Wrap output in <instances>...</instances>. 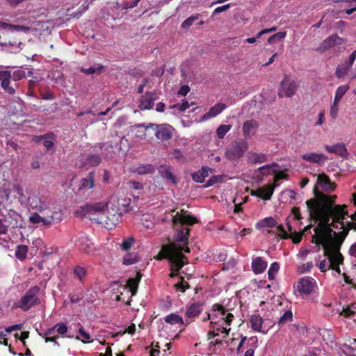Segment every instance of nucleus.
<instances>
[{
	"mask_svg": "<svg viewBox=\"0 0 356 356\" xmlns=\"http://www.w3.org/2000/svg\"><path fill=\"white\" fill-rule=\"evenodd\" d=\"M317 199L307 200L306 204L311 218L320 221L314 229L315 235L312 243L317 245H322L324 250V256L327 257L330 264H341L343 261V257L340 253L341 243L336 241L332 236L334 232L331 227L338 228L336 223L341 225V229L344 227L343 220L348 215L346 206L335 207L332 204L336 197L325 196L315 191Z\"/></svg>",
	"mask_w": 356,
	"mask_h": 356,
	"instance_id": "obj_1",
	"label": "nucleus"
},
{
	"mask_svg": "<svg viewBox=\"0 0 356 356\" xmlns=\"http://www.w3.org/2000/svg\"><path fill=\"white\" fill-rule=\"evenodd\" d=\"M188 229H179L173 236V241L163 245L158 254L154 257L156 260L168 259L170 266L176 270L181 269L188 261L183 252L190 253L188 244Z\"/></svg>",
	"mask_w": 356,
	"mask_h": 356,
	"instance_id": "obj_2",
	"label": "nucleus"
},
{
	"mask_svg": "<svg viewBox=\"0 0 356 356\" xmlns=\"http://www.w3.org/2000/svg\"><path fill=\"white\" fill-rule=\"evenodd\" d=\"M107 207L108 202H104L86 204L77 209L75 215L87 218L108 229H112L120 224L122 214L118 207L113 206L105 211Z\"/></svg>",
	"mask_w": 356,
	"mask_h": 356,
	"instance_id": "obj_3",
	"label": "nucleus"
},
{
	"mask_svg": "<svg viewBox=\"0 0 356 356\" xmlns=\"http://www.w3.org/2000/svg\"><path fill=\"white\" fill-rule=\"evenodd\" d=\"M30 207L35 210L29 218L31 223L50 227L63 219L61 210L52 209V202L45 196L34 195L28 197Z\"/></svg>",
	"mask_w": 356,
	"mask_h": 356,
	"instance_id": "obj_4",
	"label": "nucleus"
},
{
	"mask_svg": "<svg viewBox=\"0 0 356 356\" xmlns=\"http://www.w3.org/2000/svg\"><path fill=\"white\" fill-rule=\"evenodd\" d=\"M16 199L21 204H26L28 200L20 185L12 184L8 188L0 191V207L13 205Z\"/></svg>",
	"mask_w": 356,
	"mask_h": 356,
	"instance_id": "obj_5",
	"label": "nucleus"
},
{
	"mask_svg": "<svg viewBox=\"0 0 356 356\" xmlns=\"http://www.w3.org/2000/svg\"><path fill=\"white\" fill-rule=\"evenodd\" d=\"M319 188H321L325 192L331 193L335 190L336 184H335V183H334L331 181L329 176H327L325 173H322L318 175L317 184L314 188L313 192H314L315 197L312 198V200L317 199V196L316 195V193H315L316 191L320 193L323 194L325 196L333 197V195H326V194L323 193L322 191H321L319 190ZM334 196L337 197V195H334ZM336 199H337V197L333 199L332 204L334 206L337 207L338 205L335 204ZM309 200H312V199H310ZM342 206H346L347 207V206L346 204H343Z\"/></svg>",
	"mask_w": 356,
	"mask_h": 356,
	"instance_id": "obj_6",
	"label": "nucleus"
},
{
	"mask_svg": "<svg viewBox=\"0 0 356 356\" xmlns=\"http://www.w3.org/2000/svg\"><path fill=\"white\" fill-rule=\"evenodd\" d=\"M212 320L219 321L225 325H230L234 319V309H227L223 305L215 303L212 306Z\"/></svg>",
	"mask_w": 356,
	"mask_h": 356,
	"instance_id": "obj_7",
	"label": "nucleus"
},
{
	"mask_svg": "<svg viewBox=\"0 0 356 356\" xmlns=\"http://www.w3.org/2000/svg\"><path fill=\"white\" fill-rule=\"evenodd\" d=\"M0 211L8 229L9 227L15 229L22 227L19 222L21 216L14 210L13 205L0 207Z\"/></svg>",
	"mask_w": 356,
	"mask_h": 356,
	"instance_id": "obj_8",
	"label": "nucleus"
},
{
	"mask_svg": "<svg viewBox=\"0 0 356 356\" xmlns=\"http://www.w3.org/2000/svg\"><path fill=\"white\" fill-rule=\"evenodd\" d=\"M40 290L38 286L32 287L21 298L19 307L23 311H29L34 305L40 304V299L38 297Z\"/></svg>",
	"mask_w": 356,
	"mask_h": 356,
	"instance_id": "obj_9",
	"label": "nucleus"
},
{
	"mask_svg": "<svg viewBox=\"0 0 356 356\" xmlns=\"http://www.w3.org/2000/svg\"><path fill=\"white\" fill-rule=\"evenodd\" d=\"M172 222L175 227L180 225V228H177V231L175 232L177 233L179 229H181L183 228L190 230V229L184 227V226H191L197 223L198 221L196 218L187 214V211L184 209H181L179 212L177 211L175 215L172 216ZM189 234L190 231H188V234Z\"/></svg>",
	"mask_w": 356,
	"mask_h": 356,
	"instance_id": "obj_10",
	"label": "nucleus"
},
{
	"mask_svg": "<svg viewBox=\"0 0 356 356\" xmlns=\"http://www.w3.org/2000/svg\"><path fill=\"white\" fill-rule=\"evenodd\" d=\"M247 149V143L244 141H234L226 147L225 155L229 160H236L243 156Z\"/></svg>",
	"mask_w": 356,
	"mask_h": 356,
	"instance_id": "obj_11",
	"label": "nucleus"
},
{
	"mask_svg": "<svg viewBox=\"0 0 356 356\" xmlns=\"http://www.w3.org/2000/svg\"><path fill=\"white\" fill-rule=\"evenodd\" d=\"M137 127H145L146 129H148L149 127H155V136L156 137L157 139L162 141L170 140L172 136L173 128L169 124H163L157 125L149 123L148 125L139 124L137 125Z\"/></svg>",
	"mask_w": 356,
	"mask_h": 356,
	"instance_id": "obj_12",
	"label": "nucleus"
},
{
	"mask_svg": "<svg viewBox=\"0 0 356 356\" xmlns=\"http://www.w3.org/2000/svg\"><path fill=\"white\" fill-rule=\"evenodd\" d=\"M316 281L310 277H302L295 285V289L301 296H309L314 291Z\"/></svg>",
	"mask_w": 356,
	"mask_h": 356,
	"instance_id": "obj_13",
	"label": "nucleus"
},
{
	"mask_svg": "<svg viewBox=\"0 0 356 356\" xmlns=\"http://www.w3.org/2000/svg\"><path fill=\"white\" fill-rule=\"evenodd\" d=\"M298 88L296 82L291 79L289 76L286 75L281 83L279 91L280 97H292L296 93Z\"/></svg>",
	"mask_w": 356,
	"mask_h": 356,
	"instance_id": "obj_14",
	"label": "nucleus"
},
{
	"mask_svg": "<svg viewBox=\"0 0 356 356\" xmlns=\"http://www.w3.org/2000/svg\"><path fill=\"white\" fill-rule=\"evenodd\" d=\"M158 98L159 95L156 90L147 91L141 95L138 107L141 110H150L154 105V101Z\"/></svg>",
	"mask_w": 356,
	"mask_h": 356,
	"instance_id": "obj_15",
	"label": "nucleus"
},
{
	"mask_svg": "<svg viewBox=\"0 0 356 356\" xmlns=\"http://www.w3.org/2000/svg\"><path fill=\"white\" fill-rule=\"evenodd\" d=\"M343 42V39L340 38V36L337 35H331L320 44V45L316 48V51L323 53L335 46L341 45Z\"/></svg>",
	"mask_w": 356,
	"mask_h": 356,
	"instance_id": "obj_16",
	"label": "nucleus"
},
{
	"mask_svg": "<svg viewBox=\"0 0 356 356\" xmlns=\"http://www.w3.org/2000/svg\"><path fill=\"white\" fill-rule=\"evenodd\" d=\"M202 311V305L201 303H191L186 306L185 312V323L188 325L194 321L195 318Z\"/></svg>",
	"mask_w": 356,
	"mask_h": 356,
	"instance_id": "obj_17",
	"label": "nucleus"
},
{
	"mask_svg": "<svg viewBox=\"0 0 356 356\" xmlns=\"http://www.w3.org/2000/svg\"><path fill=\"white\" fill-rule=\"evenodd\" d=\"M259 123L254 119L246 120L242 126V132L245 138H250L257 134Z\"/></svg>",
	"mask_w": 356,
	"mask_h": 356,
	"instance_id": "obj_18",
	"label": "nucleus"
},
{
	"mask_svg": "<svg viewBox=\"0 0 356 356\" xmlns=\"http://www.w3.org/2000/svg\"><path fill=\"white\" fill-rule=\"evenodd\" d=\"M12 79V74L8 70H0V82L1 87L6 92L10 95H14L16 92L15 89L11 86L10 80Z\"/></svg>",
	"mask_w": 356,
	"mask_h": 356,
	"instance_id": "obj_19",
	"label": "nucleus"
},
{
	"mask_svg": "<svg viewBox=\"0 0 356 356\" xmlns=\"http://www.w3.org/2000/svg\"><path fill=\"white\" fill-rule=\"evenodd\" d=\"M268 268V262L262 257H259L252 260V271L256 275L263 273Z\"/></svg>",
	"mask_w": 356,
	"mask_h": 356,
	"instance_id": "obj_20",
	"label": "nucleus"
},
{
	"mask_svg": "<svg viewBox=\"0 0 356 356\" xmlns=\"http://www.w3.org/2000/svg\"><path fill=\"white\" fill-rule=\"evenodd\" d=\"M249 322H250V326H252V329L253 330L261 332L264 334L268 332V328L265 329V327H262V325L264 324V318H262L261 314H252Z\"/></svg>",
	"mask_w": 356,
	"mask_h": 356,
	"instance_id": "obj_21",
	"label": "nucleus"
},
{
	"mask_svg": "<svg viewBox=\"0 0 356 356\" xmlns=\"http://www.w3.org/2000/svg\"><path fill=\"white\" fill-rule=\"evenodd\" d=\"M80 161L81 162L80 168H83L87 165L97 166L102 162V158L99 154H92L82 156Z\"/></svg>",
	"mask_w": 356,
	"mask_h": 356,
	"instance_id": "obj_22",
	"label": "nucleus"
},
{
	"mask_svg": "<svg viewBox=\"0 0 356 356\" xmlns=\"http://www.w3.org/2000/svg\"><path fill=\"white\" fill-rule=\"evenodd\" d=\"M226 105L223 103H217L211 106L208 112L202 115L200 118V121H205L211 118H213L220 113L225 108Z\"/></svg>",
	"mask_w": 356,
	"mask_h": 356,
	"instance_id": "obj_23",
	"label": "nucleus"
},
{
	"mask_svg": "<svg viewBox=\"0 0 356 356\" xmlns=\"http://www.w3.org/2000/svg\"><path fill=\"white\" fill-rule=\"evenodd\" d=\"M75 245L81 251L87 254L90 253L94 249L90 240L83 235L76 241Z\"/></svg>",
	"mask_w": 356,
	"mask_h": 356,
	"instance_id": "obj_24",
	"label": "nucleus"
},
{
	"mask_svg": "<svg viewBox=\"0 0 356 356\" xmlns=\"http://www.w3.org/2000/svg\"><path fill=\"white\" fill-rule=\"evenodd\" d=\"M302 159L313 163L320 164L327 159V157L323 154H317L314 152L306 153L301 156Z\"/></svg>",
	"mask_w": 356,
	"mask_h": 356,
	"instance_id": "obj_25",
	"label": "nucleus"
},
{
	"mask_svg": "<svg viewBox=\"0 0 356 356\" xmlns=\"http://www.w3.org/2000/svg\"><path fill=\"white\" fill-rule=\"evenodd\" d=\"M95 187V173L90 172L85 178L81 179L79 190H89Z\"/></svg>",
	"mask_w": 356,
	"mask_h": 356,
	"instance_id": "obj_26",
	"label": "nucleus"
},
{
	"mask_svg": "<svg viewBox=\"0 0 356 356\" xmlns=\"http://www.w3.org/2000/svg\"><path fill=\"white\" fill-rule=\"evenodd\" d=\"M325 147L328 152L334 153L342 157L348 154L347 149L343 143H337L332 146L325 145Z\"/></svg>",
	"mask_w": 356,
	"mask_h": 356,
	"instance_id": "obj_27",
	"label": "nucleus"
},
{
	"mask_svg": "<svg viewBox=\"0 0 356 356\" xmlns=\"http://www.w3.org/2000/svg\"><path fill=\"white\" fill-rule=\"evenodd\" d=\"M247 160L252 164H257L266 162L268 159L265 154L249 152L247 154Z\"/></svg>",
	"mask_w": 356,
	"mask_h": 356,
	"instance_id": "obj_28",
	"label": "nucleus"
},
{
	"mask_svg": "<svg viewBox=\"0 0 356 356\" xmlns=\"http://www.w3.org/2000/svg\"><path fill=\"white\" fill-rule=\"evenodd\" d=\"M87 268L83 266H75L72 272V276L74 279H77L81 283H83L87 276Z\"/></svg>",
	"mask_w": 356,
	"mask_h": 356,
	"instance_id": "obj_29",
	"label": "nucleus"
},
{
	"mask_svg": "<svg viewBox=\"0 0 356 356\" xmlns=\"http://www.w3.org/2000/svg\"><path fill=\"white\" fill-rule=\"evenodd\" d=\"M220 325L221 324L219 321H216L214 320L210 321V330L208 331L207 334V337L208 340H210L219 334V332L220 330Z\"/></svg>",
	"mask_w": 356,
	"mask_h": 356,
	"instance_id": "obj_30",
	"label": "nucleus"
},
{
	"mask_svg": "<svg viewBox=\"0 0 356 356\" xmlns=\"http://www.w3.org/2000/svg\"><path fill=\"white\" fill-rule=\"evenodd\" d=\"M275 185H267L266 187L260 188V198L269 200L273 195Z\"/></svg>",
	"mask_w": 356,
	"mask_h": 356,
	"instance_id": "obj_31",
	"label": "nucleus"
},
{
	"mask_svg": "<svg viewBox=\"0 0 356 356\" xmlns=\"http://www.w3.org/2000/svg\"><path fill=\"white\" fill-rule=\"evenodd\" d=\"M351 67L347 64L346 62L339 64L335 71V75L337 78L341 79L343 78L346 75L348 74L350 71Z\"/></svg>",
	"mask_w": 356,
	"mask_h": 356,
	"instance_id": "obj_32",
	"label": "nucleus"
},
{
	"mask_svg": "<svg viewBox=\"0 0 356 356\" xmlns=\"http://www.w3.org/2000/svg\"><path fill=\"white\" fill-rule=\"evenodd\" d=\"M159 173L163 178L170 180L173 184L177 183L175 177L170 171V167L161 165L159 169Z\"/></svg>",
	"mask_w": 356,
	"mask_h": 356,
	"instance_id": "obj_33",
	"label": "nucleus"
},
{
	"mask_svg": "<svg viewBox=\"0 0 356 356\" xmlns=\"http://www.w3.org/2000/svg\"><path fill=\"white\" fill-rule=\"evenodd\" d=\"M28 252L29 248L27 245H19L16 248L15 257L17 259L20 261H24L26 259L27 257Z\"/></svg>",
	"mask_w": 356,
	"mask_h": 356,
	"instance_id": "obj_34",
	"label": "nucleus"
},
{
	"mask_svg": "<svg viewBox=\"0 0 356 356\" xmlns=\"http://www.w3.org/2000/svg\"><path fill=\"white\" fill-rule=\"evenodd\" d=\"M164 321L170 324H176L179 323L181 325L186 324L185 321H183V318L179 314H175V313H170L168 316L164 317Z\"/></svg>",
	"mask_w": 356,
	"mask_h": 356,
	"instance_id": "obj_35",
	"label": "nucleus"
},
{
	"mask_svg": "<svg viewBox=\"0 0 356 356\" xmlns=\"http://www.w3.org/2000/svg\"><path fill=\"white\" fill-rule=\"evenodd\" d=\"M277 225V222H276V220L272 217L266 218L264 220H261L258 222L257 223V227L259 228H264V227H268V228H273L276 227Z\"/></svg>",
	"mask_w": 356,
	"mask_h": 356,
	"instance_id": "obj_36",
	"label": "nucleus"
},
{
	"mask_svg": "<svg viewBox=\"0 0 356 356\" xmlns=\"http://www.w3.org/2000/svg\"><path fill=\"white\" fill-rule=\"evenodd\" d=\"M118 203V207L122 208L125 213H128L134 210V208L131 206V200L129 197L120 199Z\"/></svg>",
	"mask_w": 356,
	"mask_h": 356,
	"instance_id": "obj_37",
	"label": "nucleus"
},
{
	"mask_svg": "<svg viewBox=\"0 0 356 356\" xmlns=\"http://www.w3.org/2000/svg\"><path fill=\"white\" fill-rule=\"evenodd\" d=\"M293 313L291 310H286L284 314L279 318L278 324L280 326L284 325L286 323L293 321Z\"/></svg>",
	"mask_w": 356,
	"mask_h": 356,
	"instance_id": "obj_38",
	"label": "nucleus"
},
{
	"mask_svg": "<svg viewBox=\"0 0 356 356\" xmlns=\"http://www.w3.org/2000/svg\"><path fill=\"white\" fill-rule=\"evenodd\" d=\"M154 167L150 164L142 165L138 167L135 172L138 175L152 174L154 172Z\"/></svg>",
	"mask_w": 356,
	"mask_h": 356,
	"instance_id": "obj_39",
	"label": "nucleus"
},
{
	"mask_svg": "<svg viewBox=\"0 0 356 356\" xmlns=\"http://www.w3.org/2000/svg\"><path fill=\"white\" fill-rule=\"evenodd\" d=\"M230 124H220L216 129V135L219 139L224 138L225 134L231 129Z\"/></svg>",
	"mask_w": 356,
	"mask_h": 356,
	"instance_id": "obj_40",
	"label": "nucleus"
},
{
	"mask_svg": "<svg viewBox=\"0 0 356 356\" xmlns=\"http://www.w3.org/2000/svg\"><path fill=\"white\" fill-rule=\"evenodd\" d=\"M127 286L131 293V296H135L138 291V283L137 280L129 278L127 282Z\"/></svg>",
	"mask_w": 356,
	"mask_h": 356,
	"instance_id": "obj_41",
	"label": "nucleus"
},
{
	"mask_svg": "<svg viewBox=\"0 0 356 356\" xmlns=\"http://www.w3.org/2000/svg\"><path fill=\"white\" fill-rule=\"evenodd\" d=\"M200 14H195V15H191L188 18L184 19L181 24V29H188L194 23L195 20L199 19Z\"/></svg>",
	"mask_w": 356,
	"mask_h": 356,
	"instance_id": "obj_42",
	"label": "nucleus"
},
{
	"mask_svg": "<svg viewBox=\"0 0 356 356\" xmlns=\"http://www.w3.org/2000/svg\"><path fill=\"white\" fill-rule=\"evenodd\" d=\"M349 88L350 87L348 85H341L339 86L336 90L334 96L336 101H340Z\"/></svg>",
	"mask_w": 356,
	"mask_h": 356,
	"instance_id": "obj_43",
	"label": "nucleus"
},
{
	"mask_svg": "<svg viewBox=\"0 0 356 356\" xmlns=\"http://www.w3.org/2000/svg\"><path fill=\"white\" fill-rule=\"evenodd\" d=\"M280 270V264L277 262H274L270 266V269H268V272H267V275H268V279L270 280H273L275 279V275L279 272Z\"/></svg>",
	"mask_w": 356,
	"mask_h": 356,
	"instance_id": "obj_44",
	"label": "nucleus"
},
{
	"mask_svg": "<svg viewBox=\"0 0 356 356\" xmlns=\"http://www.w3.org/2000/svg\"><path fill=\"white\" fill-rule=\"evenodd\" d=\"M286 37V32H277L268 38V42L270 44H273L278 41H281V40H284Z\"/></svg>",
	"mask_w": 356,
	"mask_h": 356,
	"instance_id": "obj_45",
	"label": "nucleus"
},
{
	"mask_svg": "<svg viewBox=\"0 0 356 356\" xmlns=\"http://www.w3.org/2000/svg\"><path fill=\"white\" fill-rule=\"evenodd\" d=\"M7 29L12 31L15 30L16 31H24L25 33H28V31L31 30L29 26H25V25H13V24H8Z\"/></svg>",
	"mask_w": 356,
	"mask_h": 356,
	"instance_id": "obj_46",
	"label": "nucleus"
},
{
	"mask_svg": "<svg viewBox=\"0 0 356 356\" xmlns=\"http://www.w3.org/2000/svg\"><path fill=\"white\" fill-rule=\"evenodd\" d=\"M339 102L340 101H336L334 99L332 104L331 105L330 115L333 120H335L338 116Z\"/></svg>",
	"mask_w": 356,
	"mask_h": 356,
	"instance_id": "obj_47",
	"label": "nucleus"
},
{
	"mask_svg": "<svg viewBox=\"0 0 356 356\" xmlns=\"http://www.w3.org/2000/svg\"><path fill=\"white\" fill-rule=\"evenodd\" d=\"M272 166H278V164L274 162L273 165L267 164L263 165L259 168V171L263 176L268 175L272 172Z\"/></svg>",
	"mask_w": 356,
	"mask_h": 356,
	"instance_id": "obj_48",
	"label": "nucleus"
},
{
	"mask_svg": "<svg viewBox=\"0 0 356 356\" xmlns=\"http://www.w3.org/2000/svg\"><path fill=\"white\" fill-rule=\"evenodd\" d=\"M138 261L137 256L133 254L126 255L123 259V264L129 266Z\"/></svg>",
	"mask_w": 356,
	"mask_h": 356,
	"instance_id": "obj_49",
	"label": "nucleus"
},
{
	"mask_svg": "<svg viewBox=\"0 0 356 356\" xmlns=\"http://www.w3.org/2000/svg\"><path fill=\"white\" fill-rule=\"evenodd\" d=\"M189 106L190 104L188 103V102L186 99H182L181 103L173 104L171 106V108H177L179 111L182 112L186 111L188 108H189Z\"/></svg>",
	"mask_w": 356,
	"mask_h": 356,
	"instance_id": "obj_50",
	"label": "nucleus"
},
{
	"mask_svg": "<svg viewBox=\"0 0 356 356\" xmlns=\"http://www.w3.org/2000/svg\"><path fill=\"white\" fill-rule=\"evenodd\" d=\"M26 72L24 70L19 69L13 72L12 78L15 81H19L26 77Z\"/></svg>",
	"mask_w": 356,
	"mask_h": 356,
	"instance_id": "obj_51",
	"label": "nucleus"
},
{
	"mask_svg": "<svg viewBox=\"0 0 356 356\" xmlns=\"http://www.w3.org/2000/svg\"><path fill=\"white\" fill-rule=\"evenodd\" d=\"M134 242V238H128L122 241L121 243V248L124 251H128L131 248Z\"/></svg>",
	"mask_w": 356,
	"mask_h": 356,
	"instance_id": "obj_52",
	"label": "nucleus"
},
{
	"mask_svg": "<svg viewBox=\"0 0 356 356\" xmlns=\"http://www.w3.org/2000/svg\"><path fill=\"white\" fill-rule=\"evenodd\" d=\"M279 236L282 239L290 238L291 236L286 231L284 227L282 225H278L277 227Z\"/></svg>",
	"mask_w": 356,
	"mask_h": 356,
	"instance_id": "obj_53",
	"label": "nucleus"
},
{
	"mask_svg": "<svg viewBox=\"0 0 356 356\" xmlns=\"http://www.w3.org/2000/svg\"><path fill=\"white\" fill-rule=\"evenodd\" d=\"M192 179L197 183H203L204 181V175H203L200 170L191 175Z\"/></svg>",
	"mask_w": 356,
	"mask_h": 356,
	"instance_id": "obj_54",
	"label": "nucleus"
},
{
	"mask_svg": "<svg viewBox=\"0 0 356 356\" xmlns=\"http://www.w3.org/2000/svg\"><path fill=\"white\" fill-rule=\"evenodd\" d=\"M56 328L57 332L60 334H64L67 332V326L64 323H58L54 326Z\"/></svg>",
	"mask_w": 356,
	"mask_h": 356,
	"instance_id": "obj_55",
	"label": "nucleus"
},
{
	"mask_svg": "<svg viewBox=\"0 0 356 356\" xmlns=\"http://www.w3.org/2000/svg\"><path fill=\"white\" fill-rule=\"evenodd\" d=\"M53 139L54 136H51V138H45V139H44L42 141V144L46 147L47 151L51 149L54 146Z\"/></svg>",
	"mask_w": 356,
	"mask_h": 356,
	"instance_id": "obj_56",
	"label": "nucleus"
},
{
	"mask_svg": "<svg viewBox=\"0 0 356 356\" xmlns=\"http://www.w3.org/2000/svg\"><path fill=\"white\" fill-rule=\"evenodd\" d=\"M104 66L99 67L98 68H96L95 67H90L89 68H81V71L87 74H92L95 72L100 73L102 72V70H103Z\"/></svg>",
	"mask_w": 356,
	"mask_h": 356,
	"instance_id": "obj_57",
	"label": "nucleus"
},
{
	"mask_svg": "<svg viewBox=\"0 0 356 356\" xmlns=\"http://www.w3.org/2000/svg\"><path fill=\"white\" fill-rule=\"evenodd\" d=\"M51 136H54V134L53 133H49L44 135L34 136L33 141L37 143H39L43 141V140L45 139V138H51Z\"/></svg>",
	"mask_w": 356,
	"mask_h": 356,
	"instance_id": "obj_58",
	"label": "nucleus"
},
{
	"mask_svg": "<svg viewBox=\"0 0 356 356\" xmlns=\"http://www.w3.org/2000/svg\"><path fill=\"white\" fill-rule=\"evenodd\" d=\"M287 178L288 174L284 171H280L275 173V176H274V181L277 182L281 179H286Z\"/></svg>",
	"mask_w": 356,
	"mask_h": 356,
	"instance_id": "obj_59",
	"label": "nucleus"
},
{
	"mask_svg": "<svg viewBox=\"0 0 356 356\" xmlns=\"http://www.w3.org/2000/svg\"><path fill=\"white\" fill-rule=\"evenodd\" d=\"M229 8H230V5L229 4H226V5L218 7V8L214 9V10L212 13V15H218L219 13H221L222 12L226 11Z\"/></svg>",
	"mask_w": 356,
	"mask_h": 356,
	"instance_id": "obj_60",
	"label": "nucleus"
},
{
	"mask_svg": "<svg viewBox=\"0 0 356 356\" xmlns=\"http://www.w3.org/2000/svg\"><path fill=\"white\" fill-rule=\"evenodd\" d=\"M342 314L346 318H350L353 316V315H355L356 312L355 310H352V309H350L348 306V307L343 309Z\"/></svg>",
	"mask_w": 356,
	"mask_h": 356,
	"instance_id": "obj_61",
	"label": "nucleus"
},
{
	"mask_svg": "<svg viewBox=\"0 0 356 356\" xmlns=\"http://www.w3.org/2000/svg\"><path fill=\"white\" fill-rule=\"evenodd\" d=\"M190 91V88L187 85H183L180 87V88L179 89L178 92H177V94L179 95H181V96H186L188 92Z\"/></svg>",
	"mask_w": 356,
	"mask_h": 356,
	"instance_id": "obj_62",
	"label": "nucleus"
},
{
	"mask_svg": "<svg viewBox=\"0 0 356 356\" xmlns=\"http://www.w3.org/2000/svg\"><path fill=\"white\" fill-rule=\"evenodd\" d=\"M290 238H292V241L295 244H298L302 241V233H294Z\"/></svg>",
	"mask_w": 356,
	"mask_h": 356,
	"instance_id": "obj_63",
	"label": "nucleus"
},
{
	"mask_svg": "<svg viewBox=\"0 0 356 356\" xmlns=\"http://www.w3.org/2000/svg\"><path fill=\"white\" fill-rule=\"evenodd\" d=\"M356 59V49L354 50L348 57V59L345 62L348 64L351 67Z\"/></svg>",
	"mask_w": 356,
	"mask_h": 356,
	"instance_id": "obj_64",
	"label": "nucleus"
}]
</instances>
